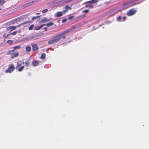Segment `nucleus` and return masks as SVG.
<instances>
[{
  "mask_svg": "<svg viewBox=\"0 0 149 149\" xmlns=\"http://www.w3.org/2000/svg\"><path fill=\"white\" fill-rule=\"evenodd\" d=\"M70 31L69 30V29H67L65 31H62L59 34H57L53 37V39L49 40L48 42V44L49 45H51L53 43L58 42L61 39V36L62 35L66 34Z\"/></svg>",
  "mask_w": 149,
  "mask_h": 149,
  "instance_id": "nucleus-1",
  "label": "nucleus"
},
{
  "mask_svg": "<svg viewBox=\"0 0 149 149\" xmlns=\"http://www.w3.org/2000/svg\"><path fill=\"white\" fill-rule=\"evenodd\" d=\"M15 69V68L13 64H11L9 65L8 69L5 71L6 73H10L13 72Z\"/></svg>",
  "mask_w": 149,
  "mask_h": 149,
  "instance_id": "nucleus-2",
  "label": "nucleus"
},
{
  "mask_svg": "<svg viewBox=\"0 0 149 149\" xmlns=\"http://www.w3.org/2000/svg\"><path fill=\"white\" fill-rule=\"evenodd\" d=\"M136 10L133 8L130 10L127 13V15L128 16H131L134 14Z\"/></svg>",
  "mask_w": 149,
  "mask_h": 149,
  "instance_id": "nucleus-3",
  "label": "nucleus"
},
{
  "mask_svg": "<svg viewBox=\"0 0 149 149\" xmlns=\"http://www.w3.org/2000/svg\"><path fill=\"white\" fill-rule=\"evenodd\" d=\"M41 61L39 60H35L32 61V65L36 67L39 65V63H41Z\"/></svg>",
  "mask_w": 149,
  "mask_h": 149,
  "instance_id": "nucleus-4",
  "label": "nucleus"
},
{
  "mask_svg": "<svg viewBox=\"0 0 149 149\" xmlns=\"http://www.w3.org/2000/svg\"><path fill=\"white\" fill-rule=\"evenodd\" d=\"M19 55V53L18 52H15L12 53L11 54V58H13L18 56Z\"/></svg>",
  "mask_w": 149,
  "mask_h": 149,
  "instance_id": "nucleus-5",
  "label": "nucleus"
},
{
  "mask_svg": "<svg viewBox=\"0 0 149 149\" xmlns=\"http://www.w3.org/2000/svg\"><path fill=\"white\" fill-rule=\"evenodd\" d=\"M32 50L33 51L37 50L39 49L38 47L36 44H32Z\"/></svg>",
  "mask_w": 149,
  "mask_h": 149,
  "instance_id": "nucleus-6",
  "label": "nucleus"
},
{
  "mask_svg": "<svg viewBox=\"0 0 149 149\" xmlns=\"http://www.w3.org/2000/svg\"><path fill=\"white\" fill-rule=\"evenodd\" d=\"M15 27L14 26H12L7 27L6 28L7 31L10 30V31L15 30Z\"/></svg>",
  "mask_w": 149,
  "mask_h": 149,
  "instance_id": "nucleus-7",
  "label": "nucleus"
},
{
  "mask_svg": "<svg viewBox=\"0 0 149 149\" xmlns=\"http://www.w3.org/2000/svg\"><path fill=\"white\" fill-rule=\"evenodd\" d=\"M64 9L65 10L63 11V13H65L67 12L68 9L71 10L72 8L71 7H69L68 5H66L64 7Z\"/></svg>",
  "mask_w": 149,
  "mask_h": 149,
  "instance_id": "nucleus-8",
  "label": "nucleus"
},
{
  "mask_svg": "<svg viewBox=\"0 0 149 149\" xmlns=\"http://www.w3.org/2000/svg\"><path fill=\"white\" fill-rule=\"evenodd\" d=\"M17 21V20L15 19H14L11 21L8 22L6 23V25H10L12 24H13L14 23H16V22Z\"/></svg>",
  "mask_w": 149,
  "mask_h": 149,
  "instance_id": "nucleus-9",
  "label": "nucleus"
},
{
  "mask_svg": "<svg viewBox=\"0 0 149 149\" xmlns=\"http://www.w3.org/2000/svg\"><path fill=\"white\" fill-rule=\"evenodd\" d=\"M21 32V29H19L18 31H15L13 32V33L9 34L10 35H15L17 34V33H20Z\"/></svg>",
  "mask_w": 149,
  "mask_h": 149,
  "instance_id": "nucleus-10",
  "label": "nucleus"
},
{
  "mask_svg": "<svg viewBox=\"0 0 149 149\" xmlns=\"http://www.w3.org/2000/svg\"><path fill=\"white\" fill-rule=\"evenodd\" d=\"M30 22L29 21H27L26 22H25L23 23H21L19 25H18L16 26H15V29H16V28L17 27H20L21 25H24V24H26L28 23H29Z\"/></svg>",
  "mask_w": 149,
  "mask_h": 149,
  "instance_id": "nucleus-11",
  "label": "nucleus"
},
{
  "mask_svg": "<svg viewBox=\"0 0 149 149\" xmlns=\"http://www.w3.org/2000/svg\"><path fill=\"white\" fill-rule=\"evenodd\" d=\"M99 1V0H91L89 1V3L93 4L95 3H97Z\"/></svg>",
  "mask_w": 149,
  "mask_h": 149,
  "instance_id": "nucleus-12",
  "label": "nucleus"
},
{
  "mask_svg": "<svg viewBox=\"0 0 149 149\" xmlns=\"http://www.w3.org/2000/svg\"><path fill=\"white\" fill-rule=\"evenodd\" d=\"M22 64V62L21 61H18L17 62V66L16 67V68H17L18 67L20 66Z\"/></svg>",
  "mask_w": 149,
  "mask_h": 149,
  "instance_id": "nucleus-13",
  "label": "nucleus"
},
{
  "mask_svg": "<svg viewBox=\"0 0 149 149\" xmlns=\"http://www.w3.org/2000/svg\"><path fill=\"white\" fill-rule=\"evenodd\" d=\"M63 13L61 12H58L56 13V16L57 17H59L62 16Z\"/></svg>",
  "mask_w": 149,
  "mask_h": 149,
  "instance_id": "nucleus-14",
  "label": "nucleus"
},
{
  "mask_svg": "<svg viewBox=\"0 0 149 149\" xmlns=\"http://www.w3.org/2000/svg\"><path fill=\"white\" fill-rule=\"evenodd\" d=\"M20 47L21 46L19 45L14 47H13V50H11V51L12 52H14V51H15V49H19L20 48Z\"/></svg>",
  "mask_w": 149,
  "mask_h": 149,
  "instance_id": "nucleus-15",
  "label": "nucleus"
},
{
  "mask_svg": "<svg viewBox=\"0 0 149 149\" xmlns=\"http://www.w3.org/2000/svg\"><path fill=\"white\" fill-rule=\"evenodd\" d=\"M46 25V24H42L39 26L36 27L35 28V29L36 30H38L40 29L42 27Z\"/></svg>",
  "mask_w": 149,
  "mask_h": 149,
  "instance_id": "nucleus-16",
  "label": "nucleus"
},
{
  "mask_svg": "<svg viewBox=\"0 0 149 149\" xmlns=\"http://www.w3.org/2000/svg\"><path fill=\"white\" fill-rule=\"evenodd\" d=\"M31 50V47L30 46H27L26 47V52H29Z\"/></svg>",
  "mask_w": 149,
  "mask_h": 149,
  "instance_id": "nucleus-17",
  "label": "nucleus"
},
{
  "mask_svg": "<svg viewBox=\"0 0 149 149\" xmlns=\"http://www.w3.org/2000/svg\"><path fill=\"white\" fill-rule=\"evenodd\" d=\"M54 24V23L53 22H50L46 24V25L47 27H49L53 26Z\"/></svg>",
  "mask_w": 149,
  "mask_h": 149,
  "instance_id": "nucleus-18",
  "label": "nucleus"
},
{
  "mask_svg": "<svg viewBox=\"0 0 149 149\" xmlns=\"http://www.w3.org/2000/svg\"><path fill=\"white\" fill-rule=\"evenodd\" d=\"M46 57V54L45 53L42 54L40 56V58L42 59H45Z\"/></svg>",
  "mask_w": 149,
  "mask_h": 149,
  "instance_id": "nucleus-19",
  "label": "nucleus"
},
{
  "mask_svg": "<svg viewBox=\"0 0 149 149\" xmlns=\"http://www.w3.org/2000/svg\"><path fill=\"white\" fill-rule=\"evenodd\" d=\"M25 66L26 67H28L30 64V62L29 61H25Z\"/></svg>",
  "mask_w": 149,
  "mask_h": 149,
  "instance_id": "nucleus-20",
  "label": "nucleus"
},
{
  "mask_svg": "<svg viewBox=\"0 0 149 149\" xmlns=\"http://www.w3.org/2000/svg\"><path fill=\"white\" fill-rule=\"evenodd\" d=\"M24 68V66H22L18 69V71L19 72H21L23 70Z\"/></svg>",
  "mask_w": 149,
  "mask_h": 149,
  "instance_id": "nucleus-21",
  "label": "nucleus"
},
{
  "mask_svg": "<svg viewBox=\"0 0 149 149\" xmlns=\"http://www.w3.org/2000/svg\"><path fill=\"white\" fill-rule=\"evenodd\" d=\"M7 43H9L10 45H12L13 43V42L11 40H7Z\"/></svg>",
  "mask_w": 149,
  "mask_h": 149,
  "instance_id": "nucleus-22",
  "label": "nucleus"
},
{
  "mask_svg": "<svg viewBox=\"0 0 149 149\" xmlns=\"http://www.w3.org/2000/svg\"><path fill=\"white\" fill-rule=\"evenodd\" d=\"M4 0H0V6L3 5L5 3Z\"/></svg>",
  "mask_w": 149,
  "mask_h": 149,
  "instance_id": "nucleus-23",
  "label": "nucleus"
},
{
  "mask_svg": "<svg viewBox=\"0 0 149 149\" xmlns=\"http://www.w3.org/2000/svg\"><path fill=\"white\" fill-rule=\"evenodd\" d=\"M86 8L89 7L90 8H93V5L92 4H88L86 6Z\"/></svg>",
  "mask_w": 149,
  "mask_h": 149,
  "instance_id": "nucleus-24",
  "label": "nucleus"
},
{
  "mask_svg": "<svg viewBox=\"0 0 149 149\" xmlns=\"http://www.w3.org/2000/svg\"><path fill=\"white\" fill-rule=\"evenodd\" d=\"M49 20V19H48L46 18H44L42 19V21L44 22H48Z\"/></svg>",
  "mask_w": 149,
  "mask_h": 149,
  "instance_id": "nucleus-25",
  "label": "nucleus"
},
{
  "mask_svg": "<svg viewBox=\"0 0 149 149\" xmlns=\"http://www.w3.org/2000/svg\"><path fill=\"white\" fill-rule=\"evenodd\" d=\"M77 28L76 26H73L71 28H70L69 30L70 31H72L73 30Z\"/></svg>",
  "mask_w": 149,
  "mask_h": 149,
  "instance_id": "nucleus-26",
  "label": "nucleus"
},
{
  "mask_svg": "<svg viewBox=\"0 0 149 149\" xmlns=\"http://www.w3.org/2000/svg\"><path fill=\"white\" fill-rule=\"evenodd\" d=\"M34 26V25L33 24H31L30 26L29 27V30H32Z\"/></svg>",
  "mask_w": 149,
  "mask_h": 149,
  "instance_id": "nucleus-27",
  "label": "nucleus"
},
{
  "mask_svg": "<svg viewBox=\"0 0 149 149\" xmlns=\"http://www.w3.org/2000/svg\"><path fill=\"white\" fill-rule=\"evenodd\" d=\"M48 11V10L47 9H46L43 10L42 12L43 13H45L47 12Z\"/></svg>",
  "mask_w": 149,
  "mask_h": 149,
  "instance_id": "nucleus-28",
  "label": "nucleus"
},
{
  "mask_svg": "<svg viewBox=\"0 0 149 149\" xmlns=\"http://www.w3.org/2000/svg\"><path fill=\"white\" fill-rule=\"evenodd\" d=\"M121 19V17L120 16H119L118 18L117 19V21L118 22H120V20Z\"/></svg>",
  "mask_w": 149,
  "mask_h": 149,
  "instance_id": "nucleus-29",
  "label": "nucleus"
},
{
  "mask_svg": "<svg viewBox=\"0 0 149 149\" xmlns=\"http://www.w3.org/2000/svg\"><path fill=\"white\" fill-rule=\"evenodd\" d=\"M89 11V10H84L83 11V13H88V12Z\"/></svg>",
  "mask_w": 149,
  "mask_h": 149,
  "instance_id": "nucleus-30",
  "label": "nucleus"
},
{
  "mask_svg": "<svg viewBox=\"0 0 149 149\" xmlns=\"http://www.w3.org/2000/svg\"><path fill=\"white\" fill-rule=\"evenodd\" d=\"M38 16H36V17H33L32 18V21H29L30 22H33V21L35 19H36V18H38Z\"/></svg>",
  "mask_w": 149,
  "mask_h": 149,
  "instance_id": "nucleus-31",
  "label": "nucleus"
},
{
  "mask_svg": "<svg viewBox=\"0 0 149 149\" xmlns=\"http://www.w3.org/2000/svg\"><path fill=\"white\" fill-rule=\"evenodd\" d=\"M74 16H71L68 17V19H71L74 18Z\"/></svg>",
  "mask_w": 149,
  "mask_h": 149,
  "instance_id": "nucleus-32",
  "label": "nucleus"
},
{
  "mask_svg": "<svg viewBox=\"0 0 149 149\" xmlns=\"http://www.w3.org/2000/svg\"><path fill=\"white\" fill-rule=\"evenodd\" d=\"M67 20V19L66 18L63 19H62V22L63 23L66 22Z\"/></svg>",
  "mask_w": 149,
  "mask_h": 149,
  "instance_id": "nucleus-33",
  "label": "nucleus"
},
{
  "mask_svg": "<svg viewBox=\"0 0 149 149\" xmlns=\"http://www.w3.org/2000/svg\"><path fill=\"white\" fill-rule=\"evenodd\" d=\"M11 50H9L8 51V52H7V53H6V54H7V55H11V54H12V53H11V52H12L11 51Z\"/></svg>",
  "mask_w": 149,
  "mask_h": 149,
  "instance_id": "nucleus-34",
  "label": "nucleus"
},
{
  "mask_svg": "<svg viewBox=\"0 0 149 149\" xmlns=\"http://www.w3.org/2000/svg\"><path fill=\"white\" fill-rule=\"evenodd\" d=\"M9 35H9V34H8L7 35H3V36L5 38H7L9 36Z\"/></svg>",
  "mask_w": 149,
  "mask_h": 149,
  "instance_id": "nucleus-35",
  "label": "nucleus"
},
{
  "mask_svg": "<svg viewBox=\"0 0 149 149\" xmlns=\"http://www.w3.org/2000/svg\"><path fill=\"white\" fill-rule=\"evenodd\" d=\"M126 17L125 16H124V17H123V21H125L126 19Z\"/></svg>",
  "mask_w": 149,
  "mask_h": 149,
  "instance_id": "nucleus-36",
  "label": "nucleus"
},
{
  "mask_svg": "<svg viewBox=\"0 0 149 149\" xmlns=\"http://www.w3.org/2000/svg\"><path fill=\"white\" fill-rule=\"evenodd\" d=\"M62 38L63 39H65L66 38V36H63L61 37V38Z\"/></svg>",
  "mask_w": 149,
  "mask_h": 149,
  "instance_id": "nucleus-37",
  "label": "nucleus"
},
{
  "mask_svg": "<svg viewBox=\"0 0 149 149\" xmlns=\"http://www.w3.org/2000/svg\"><path fill=\"white\" fill-rule=\"evenodd\" d=\"M87 3H89V1H86L84 3V4H86Z\"/></svg>",
  "mask_w": 149,
  "mask_h": 149,
  "instance_id": "nucleus-38",
  "label": "nucleus"
},
{
  "mask_svg": "<svg viewBox=\"0 0 149 149\" xmlns=\"http://www.w3.org/2000/svg\"><path fill=\"white\" fill-rule=\"evenodd\" d=\"M44 29L45 31H47V27H45L44 28Z\"/></svg>",
  "mask_w": 149,
  "mask_h": 149,
  "instance_id": "nucleus-39",
  "label": "nucleus"
},
{
  "mask_svg": "<svg viewBox=\"0 0 149 149\" xmlns=\"http://www.w3.org/2000/svg\"><path fill=\"white\" fill-rule=\"evenodd\" d=\"M24 5V7H26L28 6L27 4H25Z\"/></svg>",
  "mask_w": 149,
  "mask_h": 149,
  "instance_id": "nucleus-40",
  "label": "nucleus"
},
{
  "mask_svg": "<svg viewBox=\"0 0 149 149\" xmlns=\"http://www.w3.org/2000/svg\"><path fill=\"white\" fill-rule=\"evenodd\" d=\"M31 38H34V36H31Z\"/></svg>",
  "mask_w": 149,
  "mask_h": 149,
  "instance_id": "nucleus-41",
  "label": "nucleus"
},
{
  "mask_svg": "<svg viewBox=\"0 0 149 149\" xmlns=\"http://www.w3.org/2000/svg\"><path fill=\"white\" fill-rule=\"evenodd\" d=\"M1 8H0V10H1Z\"/></svg>",
  "mask_w": 149,
  "mask_h": 149,
  "instance_id": "nucleus-42",
  "label": "nucleus"
}]
</instances>
